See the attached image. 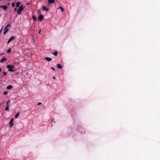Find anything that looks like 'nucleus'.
Listing matches in <instances>:
<instances>
[{
  "mask_svg": "<svg viewBox=\"0 0 160 160\" xmlns=\"http://www.w3.org/2000/svg\"><path fill=\"white\" fill-rule=\"evenodd\" d=\"M24 8L22 5H21L19 8L18 9L17 11V13L18 15H20L21 14V12L23 10Z\"/></svg>",
  "mask_w": 160,
  "mask_h": 160,
  "instance_id": "f257e3e1",
  "label": "nucleus"
},
{
  "mask_svg": "<svg viewBox=\"0 0 160 160\" xmlns=\"http://www.w3.org/2000/svg\"><path fill=\"white\" fill-rule=\"evenodd\" d=\"M7 68L8 69V70L10 72L14 71V70L12 69L14 68L13 66L8 65L7 66Z\"/></svg>",
  "mask_w": 160,
  "mask_h": 160,
  "instance_id": "f03ea898",
  "label": "nucleus"
},
{
  "mask_svg": "<svg viewBox=\"0 0 160 160\" xmlns=\"http://www.w3.org/2000/svg\"><path fill=\"white\" fill-rule=\"evenodd\" d=\"M11 25L10 24H8V25L6 26V27L5 28H4V32L3 33L4 34H6L7 32L9 30V29L8 28L9 27H11Z\"/></svg>",
  "mask_w": 160,
  "mask_h": 160,
  "instance_id": "7ed1b4c3",
  "label": "nucleus"
},
{
  "mask_svg": "<svg viewBox=\"0 0 160 160\" xmlns=\"http://www.w3.org/2000/svg\"><path fill=\"white\" fill-rule=\"evenodd\" d=\"M0 8H2L3 10H6L8 8V7L7 5H1L0 6Z\"/></svg>",
  "mask_w": 160,
  "mask_h": 160,
  "instance_id": "20e7f679",
  "label": "nucleus"
},
{
  "mask_svg": "<svg viewBox=\"0 0 160 160\" xmlns=\"http://www.w3.org/2000/svg\"><path fill=\"white\" fill-rule=\"evenodd\" d=\"M13 118H12L11 119L10 122H9V124L10 125V128H11L13 125Z\"/></svg>",
  "mask_w": 160,
  "mask_h": 160,
  "instance_id": "39448f33",
  "label": "nucleus"
},
{
  "mask_svg": "<svg viewBox=\"0 0 160 160\" xmlns=\"http://www.w3.org/2000/svg\"><path fill=\"white\" fill-rule=\"evenodd\" d=\"M9 101H8V102H7L6 104V107L5 109V110L6 111H8L9 110V104H8V103H9Z\"/></svg>",
  "mask_w": 160,
  "mask_h": 160,
  "instance_id": "423d86ee",
  "label": "nucleus"
},
{
  "mask_svg": "<svg viewBox=\"0 0 160 160\" xmlns=\"http://www.w3.org/2000/svg\"><path fill=\"white\" fill-rule=\"evenodd\" d=\"M43 16L42 15H41L38 16V19L40 21H42L43 19Z\"/></svg>",
  "mask_w": 160,
  "mask_h": 160,
  "instance_id": "0eeeda50",
  "label": "nucleus"
},
{
  "mask_svg": "<svg viewBox=\"0 0 160 160\" xmlns=\"http://www.w3.org/2000/svg\"><path fill=\"white\" fill-rule=\"evenodd\" d=\"M49 4H50L55 2V0H48Z\"/></svg>",
  "mask_w": 160,
  "mask_h": 160,
  "instance_id": "6e6552de",
  "label": "nucleus"
},
{
  "mask_svg": "<svg viewBox=\"0 0 160 160\" xmlns=\"http://www.w3.org/2000/svg\"><path fill=\"white\" fill-rule=\"evenodd\" d=\"M42 9L46 11H48L49 10L48 8H47L46 6H43L42 7Z\"/></svg>",
  "mask_w": 160,
  "mask_h": 160,
  "instance_id": "1a4fd4ad",
  "label": "nucleus"
},
{
  "mask_svg": "<svg viewBox=\"0 0 160 160\" xmlns=\"http://www.w3.org/2000/svg\"><path fill=\"white\" fill-rule=\"evenodd\" d=\"M45 59L48 62L51 61L52 60V59L51 58H48V57L45 58Z\"/></svg>",
  "mask_w": 160,
  "mask_h": 160,
  "instance_id": "9d476101",
  "label": "nucleus"
},
{
  "mask_svg": "<svg viewBox=\"0 0 160 160\" xmlns=\"http://www.w3.org/2000/svg\"><path fill=\"white\" fill-rule=\"evenodd\" d=\"M6 60V58L5 57H3L0 61V62H2Z\"/></svg>",
  "mask_w": 160,
  "mask_h": 160,
  "instance_id": "9b49d317",
  "label": "nucleus"
},
{
  "mask_svg": "<svg viewBox=\"0 0 160 160\" xmlns=\"http://www.w3.org/2000/svg\"><path fill=\"white\" fill-rule=\"evenodd\" d=\"M57 67L58 69H61L62 68V67L61 65L60 64H57Z\"/></svg>",
  "mask_w": 160,
  "mask_h": 160,
  "instance_id": "f8f14e48",
  "label": "nucleus"
},
{
  "mask_svg": "<svg viewBox=\"0 0 160 160\" xmlns=\"http://www.w3.org/2000/svg\"><path fill=\"white\" fill-rule=\"evenodd\" d=\"M20 2H18L16 4V6L17 8L18 7L20 6Z\"/></svg>",
  "mask_w": 160,
  "mask_h": 160,
  "instance_id": "ddd939ff",
  "label": "nucleus"
},
{
  "mask_svg": "<svg viewBox=\"0 0 160 160\" xmlns=\"http://www.w3.org/2000/svg\"><path fill=\"white\" fill-rule=\"evenodd\" d=\"M12 88V86L11 85H9L7 87V89H10Z\"/></svg>",
  "mask_w": 160,
  "mask_h": 160,
  "instance_id": "4468645a",
  "label": "nucleus"
},
{
  "mask_svg": "<svg viewBox=\"0 0 160 160\" xmlns=\"http://www.w3.org/2000/svg\"><path fill=\"white\" fill-rule=\"evenodd\" d=\"M15 38V36H11L10 38H9V39L11 40V41L14 39Z\"/></svg>",
  "mask_w": 160,
  "mask_h": 160,
  "instance_id": "2eb2a0df",
  "label": "nucleus"
},
{
  "mask_svg": "<svg viewBox=\"0 0 160 160\" xmlns=\"http://www.w3.org/2000/svg\"><path fill=\"white\" fill-rule=\"evenodd\" d=\"M58 9H60L62 12H63L64 11V9L61 7H59V8H58Z\"/></svg>",
  "mask_w": 160,
  "mask_h": 160,
  "instance_id": "dca6fc26",
  "label": "nucleus"
},
{
  "mask_svg": "<svg viewBox=\"0 0 160 160\" xmlns=\"http://www.w3.org/2000/svg\"><path fill=\"white\" fill-rule=\"evenodd\" d=\"M52 53L55 56H57L58 55V52L57 51H55Z\"/></svg>",
  "mask_w": 160,
  "mask_h": 160,
  "instance_id": "f3484780",
  "label": "nucleus"
},
{
  "mask_svg": "<svg viewBox=\"0 0 160 160\" xmlns=\"http://www.w3.org/2000/svg\"><path fill=\"white\" fill-rule=\"evenodd\" d=\"M19 113H20L19 112H18L16 114V115L15 116V118H18V117Z\"/></svg>",
  "mask_w": 160,
  "mask_h": 160,
  "instance_id": "a211bd4d",
  "label": "nucleus"
},
{
  "mask_svg": "<svg viewBox=\"0 0 160 160\" xmlns=\"http://www.w3.org/2000/svg\"><path fill=\"white\" fill-rule=\"evenodd\" d=\"M11 51V48L9 49L7 51V52L8 53H10Z\"/></svg>",
  "mask_w": 160,
  "mask_h": 160,
  "instance_id": "6ab92c4d",
  "label": "nucleus"
},
{
  "mask_svg": "<svg viewBox=\"0 0 160 160\" xmlns=\"http://www.w3.org/2000/svg\"><path fill=\"white\" fill-rule=\"evenodd\" d=\"M32 18L34 19V21H36V18L34 16L32 17Z\"/></svg>",
  "mask_w": 160,
  "mask_h": 160,
  "instance_id": "aec40b11",
  "label": "nucleus"
},
{
  "mask_svg": "<svg viewBox=\"0 0 160 160\" xmlns=\"http://www.w3.org/2000/svg\"><path fill=\"white\" fill-rule=\"evenodd\" d=\"M3 74L4 75L6 76L7 75V73L5 71L3 72Z\"/></svg>",
  "mask_w": 160,
  "mask_h": 160,
  "instance_id": "412c9836",
  "label": "nucleus"
},
{
  "mask_svg": "<svg viewBox=\"0 0 160 160\" xmlns=\"http://www.w3.org/2000/svg\"><path fill=\"white\" fill-rule=\"evenodd\" d=\"M15 3L14 2H13L12 3V7H14L15 6Z\"/></svg>",
  "mask_w": 160,
  "mask_h": 160,
  "instance_id": "4be33fe9",
  "label": "nucleus"
},
{
  "mask_svg": "<svg viewBox=\"0 0 160 160\" xmlns=\"http://www.w3.org/2000/svg\"><path fill=\"white\" fill-rule=\"evenodd\" d=\"M8 93V92L7 91H4L3 92V94L4 95H7Z\"/></svg>",
  "mask_w": 160,
  "mask_h": 160,
  "instance_id": "5701e85b",
  "label": "nucleus"
},
{
  "mask_svg": "<svg viewBox=\"0 0 160 160\" xmlns=\"http://www.w3.org/2000/svg\"><path fill=\"white\" fill-rule=\"evenodd\" d=\"M11 40H10L9 39L8 40V43H9L10 42H11Z\"/></svg>",
  "mask_w": 160,
  "mask_h": 160,
  "instance_id": "b1692460",
  "label": "nucleus"
},
{
  "mask_svg": "<svg viewBox=\"0 0 160 160\" xmlns=\"http://www.w3.org/2000/svg\"><path fill=\"white\" fill-rule=\"evenodd\" d=\"M51 68L52 70H55V69H54V68H53V67H51Z\"/></svg>",
  "mask_w": 160,
  "mask_h": 160,
  "instance_id": "393cba45",
  "label": "nucleus"
},
{
  "mask_svg": "<svg viewBox=\"0 0 160 160\" xmlns=\"http://www.w3.org/2000/svg\"><path fill=\"white\" fill-rule=\"evenodd\" d=\"M42 103L41 102H39L38 103V104H37L38 105H40Z\"/></svg>",
  "mask_w": 160,
  "mask_h": 160,
  "instance_id": "a878e982",
  "label": "nucleus"
},
{
  "mask_svg": "<svg viewBox=\"0 0 160 160\" xmlns=\"http://www.w3.org/2000/svg\"><path fill=\"white\" fill-rule=\"evenodd\" d=\"M2 29H3V28H2L1 29V30H0V32H1L2 31Z\"/></svg>",
  "mask_w": 160,
  "mask_h": 160,
  "instance_id": "bb28decb",
  "label": "nucleus"
},
{
  "mask_svg": "<svg viewBox=\"0 0 160 160\" xmlns=\"http://www.w3.org/2000/svg\"><path fill=\"white\" fill-rule=\"evenodd\" d=\"M41 30H40L39 32V33H41Z\"/></svg>",
  "mask_w": 160,
  "mask_h": 160,
  "instance_id": "cd10ccee",
  "label": "nucleus"
},
{
  "mask_svg": "<svg viewBox=\"0 0 160 160\" xmlns=\"http://www.w3.org/2000/svg\"><path fill=\"white\" fill-rule=\"evenodd\" d=\"M53 78L54 79H56V78L55 77H53Z\"/></svg>",
  "mask_w": 160,
  "mask_h": 160,
  "instance_id": "c85d7f7f",
  "label": "nucleus"
},
{
  "mask_svg": "<svg viewBox=\"0 0 160 160\" xmlns=\"http://www.w3.org/2000/svg\"><path fill=\"white\" fill-rule=\"evenodd\" d=\"M2 71V69L1 68H0V72L1 71Z\"/></svg>",
  "mask_w": 160,
  "mask_h": 160,
  "instance_id": "c756f323",
  "label": "nucleus"
},
{
  "mask_svg": "<svg viewBox=\"0 0 160 160\" xmlns=\"http://www.w3.org/2000/svg\"><path fill=\"white\" fill-rule=\"evenodd\" d=\"M16 10V8H15L14 9V11H15Z\"/></svg>",
  "mask_w": 160,
  "mask_h": 160,
  "instance_id": "7c9ffc66",
  "label": "nucleus"
},
{
  "mask_svg": "<svg viewBox=\"0 0 160 160\" xmlns=\"http://www.w3.org/2000/svg\"><path fill=\"white\" fill-rule=\"evenodd\" d=\"M27 4L28 5H29V3H27Z\"/></svg>",
  "mask_w": 160,
  "mask_h": 160,
  "instance_id": "2f4dec72",
  "label": "nucleus"
}]
</instances>
